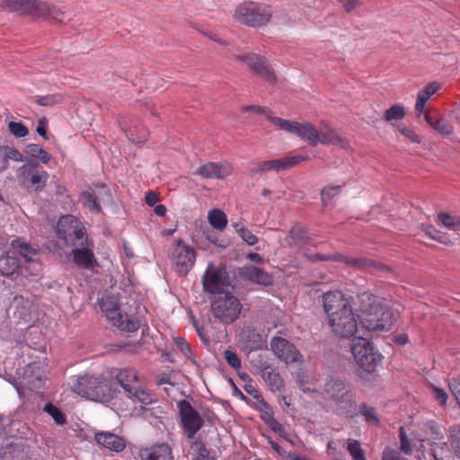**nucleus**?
Listing matches in <instances>:
<instances>
[{"mask_svg":"<svg viewBox=\"0 0 460 460\" xmlns=\"http://www.w3.org/2000/svg\"><path fill=\"white\" fill-rule=\"evenodd\" d=\"M323 307L328 315V323L336 336L349 339L358 332V318L349 298L342 292L335 290L324 293Z\"/></svg>","mask_w":460,"mask_h":460,"instance_id":"nucleus-1","label":"nucleus"},{"mask_svg":"<svg viewBox=\"0 0 460 460\" xmlns=\"http://www.w3.org/2000/svg\"><path fill=\"white\" fill-rule=\"evenodd\" d=\"M71 388L82 397L102 403L110 402L118 393L111 382L101 375L72 376Z\"/></svg>","mask_w":460,"mask_h":460,"instance_id":"nucleus-2","label":"nucleus"},{"mask_svg":"<svg viewBox=\"0 0 460 460\" xmlns=\"http://www.w3.org/2000/svg\"><path fill=\"white\" fill-rule=\"evenodd\" d=\"M0 7L10 12H19L33 18L61 22L65 19V12L49 3L36 0H0Z\"/></svg>","mask_w":460,"mask_h":460,"instance_id":"nucleus-3","label":"nucleus"},{"mask_svg":"<svg viewBox=\"0 0 460 460\" xmlns=\"http://www.w3.org/2000/svg\"><path fill=\"white\" fill-rule=\"evenodd\" d=\"M111 376L123 388L134 403L140 404L142 410H145L146 405L156 402L154 395L140 385L136 369L130 367L114 368L111 372Z\"/></svg>","mask_w":460,"mask_h":460,"instance_id":"nucleus-4","label":"nucleus"},{"mask_svg":"<svg viewBox=\"0 0 460 460\" xmlns=\"http://www.w3.org/2000/svg\"><path fill=\"white\" fill-rule=\"evenodd\" d=\"M272 16L270 6L263 3L245 1L236 7L235 19L250 27L267 24Z\"/></svg>","mask_w":460,"mask_h":460,"instance_id":"nucleus-5","label":"nucleus"},{"mask_svg":"<svg viewBox=\"0 0 460 460\" xmlns=\"http://www.w3.org/2000/svg\"><path fill=\"white\" fill-rule=\"evenodd\" d=\"M303 255L311 262L339 261L357 270H374L378 271L390 270L388 266H385L378 261L369 260L364 257L345 256L338 252L331 254H322L305 252Z\"/></svg>","mask_w":460,"mask_h":460,"instance_id":"nucleus-6","label":"nucleus"},{"mask_svg":"<svg viewBox=\"0 0 460 460\" xmlns=\"http://www.w3.org/2000/svg\"><path fill=\"white\" fill-rule=\"evenodd\" d=\"M242 308L239 299L230 292L216 296L211 301L213 316L224 324L234 322L239 317Z\"/></svg>","mask_w":460,"mask_h":460,"instance_id":"nucleus-7","label":"nucleus"},{"mask_svg":"<svg viewBox=\"0 0 460 460\" xmlns=\"http://www.w3.org/2000/svg\"><path fill=\"white\" fill-rule=\"evenodd\" d=\"M394 322V312L391 308L382 305H374V308L360 316L362 327L368 332H383L392 329Z\"/></svg>","mask_w":460,"mask_h":460,"instance_id":"nucleus-8","label":"nucleus"},{"mask_svg":"<svg viewBox=\"0 0 460 460\" xmlns=\"http://www.w3.org/2000/svg\"><path fill=\"white\" fill-rule=\"evenodd\" d=\"M351 352L358 367L366 373H373L381 362L382 355L364 338L358 337L353 341Z\"/></svg>","mask_w":460,"mask_h":460,"instance_id":"nucleus-9","label":"nucleus"},{"mask_svg":"<svg viewBox=\"0 0 460 460\" xmlns=\"http://www.w3.org/2000/svg\"><path fill=\"white\" fill-rule=\"evenodd\" d=\"M269 120L279 129L300 137L311 146L319 143V131L309 122L299 123L275 116H269Z\"/></svg>","mask_w":460,"mask_h":460,"instance_id":"nucleus-10","label":"nucleus"},{"mask_svg":"<svg viewBox=\"0 0 460 460\" xmlns=\"http://www.w3.org/2000/svg\"><path fill=\"white\" fill-rule=\"evenodd\" d=\"M323 393L346 412H350L355 409V394L347 387L342 380L334 378L326 380L323 386Z\"/></svg>","mask_w":460,"mask_h":460,"instance_id":"nucleus-11","label":"nucleus"},{"mask_svg":"<svg viewBox=\"0 0 460 460\" xmlns=\"http://www.w3.org/2000/svg\"><path fill=\"white\" fill-rule=\"evenodd\" d=\"M170 259L179 275L185 276L193 268L196 261V251L178 239L171 247Z\"/></svg>","mask_w":460,"mask_h":460,"instance_id":"nucleus-12","label":"nucleus"},{"mask_svg":"<svg viewBox=\"0 0 460 460\" xmlns=\"http://www.w3.org/2000/svg\"><path fill=\"white\" fill-rule=\"evenodd\" d=\"M57 234L68 245H75L78 241L87 237L82 223L72 215L62 216L58 219Z\"/></svg>","mask_w":460,"mask_h":460,"instance_id":"nucleus-13","label":"nucleus"},{"mask_svg":"<svg viewBox=\"0 0 460 460\" xmlns=\"http://www.w3.org/2000/svg\"><path fill=\"white\" fill-rule=\"evenodd\" d=\"M180 415V425L188 439H194L198 431L204 426V420L192 407L190 402L181 400L177 402Z\"/></svg>","mask_w":460,"mask_h":460,"instance_id":"nucleus-14","label":"nucleus"},{"mask_svg":"<svg viewBox=\"0 0 460 460\" xmlns=\"http://www.w3.org/2000/svg\"><path fill=\"white\" fill-rule=\"evenodd\" d=\"M19 177L27 189L40 193L45 189L49 174L47 171L39 170L36 161H29L20 167Z\"/></svg>","mask_w":460,"mask_h":460,"instance_id":"nucleus-15","label":"nucleus"},{"mask_svg":"<svg viewBox=\"0 0 460 460\" xmlns=\"http://www.w3.org/2000/svg\"><path fill=\"white\" fill-rule=\"evenodd\" d=\"M202 283L204 290L215 296L228 292L230 287L226 271L213 265H208Z\"/></svg>","mask_w":460,"mask_h":460,"instance_id":"nucleus-16","label":"nucleus"},{"mask_svg":"<svg viewBox=\"0 0 460 460\" xmlns=\"http://www.w3.org/2000/svg\"><path fill=\"white\" fill-rule=\"evenodd\" d=\"M75 248L72 250L73 262L79 269L93 270L98 266L97 259L95 258L93 244L88 237H85L77 242Z\"/></svg>","mask_w":460,"mask_h":460,"instance_id":"nucleus-17","label":"nucleus"},{"mask_svg":"<svg viewBox=\"0 0 460 460\" xmlns=\"http://www.w3.org/2000/svg\"><path fill=\"white\" fill-rule=\"evenodd\" d=\"M234 58L236 61L246 64L254 74L260 75L269 83L274 84L276 82V75L267 59L263 57L247 53L243 55H234Z\"/></svg>","mask_w":460,"mask_h":460,"instance_id":"nucleus-18","label":"nucleus"},{"mask_svg":"<svg viewBox=\"0 0 460 460\" xmlns=\"http://www.w3.org/2000/svg\"><path fill=\"white\" fill-rule=\"evenodd\" d=\"M270 348L274 355L286 364L302 360V355L298 349L290 341L282 337H274L270 341Z\"/></svg>","mask_w":460,"mask_h":460,"instance_id":"nucleus-19","label":"nucleus"},{"mask_svg":"<svg viewBox=\"0 0 460 460\" xmlns=\"http://www.w3.org/2000/svg\"><path fill=\"white\" fill-rule=\"evenodd\" d=\"M305 158L301 155L287 156L279 159L268 160L260 163L258 165L251 169L252 174H263L268 172H280L291 168L297 164Z\"/></svg>","mask_w":460,"mask_h":460,"instance_id":"nucleus-20","label":"nucleus"},{"mask_svg":"<svg viewBox=\"0 0 460 460\" xmlns=\"http://www.w3.org/2000/svg\"><path fill=\"white\" fill-rule=\"evenodd\" d=\"M239 275L245 280L262 286H270L273 282L272 277L267 271L253 265L241 267Z\"/></svg>","mask_w":460,"mask_h":460,"instance_id":"nucleus-21","label":"nucleus"},{"mask_svg":"<svg viewBox=\"0 0 460 460\" xmlns=\"http://www.w3.org/2000/svg\"><path fill=\"white\" fill-rule=\"evenodd\" d=\"M232 172V167L227 163L209 162L202 164L198 169V173L208 179H225Z\"/></svg>","mask_w":460,"mask_h":460,"instance_id":"nucleus-22","label":"nucleus"},{"mask_svg":"<svg viewBox=\"0 0 460 460\" xmlns=\"http://www.w3.org/2000/svg\"><path fill=\"white\" fill-rule=\"evenodd\" d=\"M138 455L140 460H173L172 448L165 443L142 448Z\"/></svg>","mask_w":460,"mask_h":460,"instance_id":"nucleus-23","label":"nucleus"},{"mask_svg":"<svg viewBox=\"0 0 460 460\" xmlns=\"http://www.w3.org/2000/svg\"><path fill=\"white\" fill-rule=\"evenodd\" d=\"M290 247H304L311 242V236L305 227L300 224L293 225L286 238Z\"/></svg>","mask_w":460,"mask_h":460,"instance_id":"nucleus-24","label":"nucleus"},{"mask_svg":"<svg viewBox=\"0 0 460 460\" xmlns=\"http://www.w3.org/2000/svg\"><path fill=\"white\" fill-rule=\"evenodd\" d=\"M20 268V260L15 252L0 249V274L10 277Z\"/></svg>","mask_w":460,"mask_h":460,"instance_id":"nucleus-25","label":"nucleus"},{"mask_svg":"<svg viewBox=\"0 0 460 460\" xmlns=\"http://www.w3.org/2000/svg\"><path fill=\"white\" fill-rule=\"evenodd\" d=\"M95 440L97 444L115 452H120L126 447L125 439L111 432H98Z\"/></svg>","mask_w":460,"mask_h":460,"instance_id":"nucleus-26","label":"nucleus"},{"mask_svg":"<svg viewBox=\"0 0 460 460\" xmlns=\"http://www.w3.org/2000/svg\"><path fill=\"white\" fill-rule=\"evenodd\" d=\"M99 304L101 310L111 323H113L117 319L118 315L121 314L118 299L113 296H102L100 299Z\"/></svg>","mask_w":460,"mask_h":460,"instance_id":"nucleus-27","label":"nucleus"},{"mask_svg":"<svg viewBox=\"0 0 460 460\" xmlns=\"http://www.w3.org/2000/svg\"><path fill=\"white\" fill-rule=\"evenodd\" d=\"M112 323L119 330L127 332H134L140 327V322L137 317L123 314L118 315L117 319Z\"/></svg>","mask_w":460,"mask_h":460,"instance_id":"nucleus-28","label":"nucleus"},{"mask_svg":"<svg viewBox=\"0 0 460 460\" xmlns=\"http://www.w3.org/2000/svg\"><path fill=\"white\" fill-rule=\"evenodd\" d=\"M13 252H17L26 261H31L32 256L38 253V249L30 243L22 241L20 238L13 239L11 242Z\"/></svg>","mask_w":460,"mask_h":460,"instance_id":"nucleus-29","label":"nucleus"},{"mask_svg":"<svg viewBox=\"0 0 460 460\" xmlns=\"http://www.w3.org/2000/svg\"><path fill=\"white\" fill-rule=\"evenodd\" d=\"M262 380L271 392H279L284 387V380L275 369L262 374Z\"/></svg>","mask_w":460,"mask_h":460,"instance_id":"nucleus-30","label":"nucleus"},{"mask_svg":"<svg viewBox=\"0 0 460 460\" xmlns=\"http://www.w3.org/2000/svg\"><path fill=\"white\" fill-rule=\"evenodd\" d=\"M356 304L358 305V309L361 312V315L373 309L374 305H380L376 302V297L367 291H364L358 295Z\"/></svg>","mask_w":460,"mask_h":460,"instance_id":"nucleus-31","label":"nucleus"},{"mask_svg":"<svg viewBox=\"0 0 460 460\" xmlns=\"http://www.w3.org/2000/svg\"><path fill=\"white\" fill-rule=\"evenodd\" d=\"M319 143L323 145H336L345 147L343 139L332 128H326L325 130L319 131Z\"/></svg>","mask_w":460,"mask_h":460,"instance_id":"nucleus-32","label":"nucleus"},{"mask_svg":"<svg viewBox=\"0 0 460 460\" xmlns=\"http://www.w3.org/2000/svg\"><path fill=\"white\" fill-rule=\"evenodd\" d=\"M208 220L216 229L222 231L227 225L226 213L219 208H213L208 212Z\"/></svg>","mask_w":460,"mask_h":460,"instance_id":"nucleus-33","label":"nucleus"},{"mask_svg":"<svg viewBox=\"0 0 460 460\" xmlns=\"http://www.w3.org/2000/svg\"><path fill=\"white\" fill-rule=\"evenodd\" d=\"M80 201L82 204L88 208L91 211L94 213H101L102 207L98 200V197L94 193L93 190H86L81 193Z\"/></svg>","mask_w":460,"mask_h":460,"instance_id":"nucleus-34","label":"nucleus"},{"mask_svg":"<svg viewBox=\"0 0 460 460\" xmlns=\"http://www.w3.org/2000/svg\"><path fill=\"white\" fill-rule=\"evenodd\" d=\"M24 152L43 164H48L51 159V155L38 144L26 145Z\"/></svg>","mask_w":460,"mask_h":460,"instance_id":"nucleus-35","label":"nucleus"},{"mask_svg":"<svg viewBox=\"0 0 460 460\" xmlns=\"http://www.w3.org/2000/svg\"><path fill=\"white\" fill-rule=\"evenodd\" d=\"M438 221L448 230H456L460 227V217L447 212H440L438 215Z\"/></svg>","mask_w":460,"mask_h":460,"instance_id":"nucleus-36","label":"nucleus"},{"mask_svg":"<svg viewBox=\"0 0 460 460\" xmlns=\"http://www.w3.org/2000/svg\"><path fill=\"white\" fill-rule=\"evenodd\" d=\"M264 422L272 431L278 433L279 437L283 438L288 442L293 445V441L288 437L287 431L283 425L280 422H279L272 415L265 417Z\"/></svg>","mask_w":460,"mask_h":460,"instance_id":"nucleus-37","label":"nucleus"},{"mask_svg":"<svg viewBox=\"0 0 460 460\" xmlns=\"http://www.w3.org/2000/svg\"><path fill=\"white\" fill-rule=\"evenodd\" d=\"M44 411L47 412L51 418L55 420V422L58 425H64L66 423V415L63 411L55 404L51 402H48L44 406Z\"/></svg>","mask_w":460,"mask_h":460,"instance_id":"nucleus-38","label":"nucleus"},{"mask_svg":"<svg viewBox=\"0 0 460 460\" xmlns=\"http://www.w3.org/2000/svg\"><path fill=\"white\" fill-rule=\"evenodd\" d=\"M359 413L361 416L365 418V420L372 426L379 425V419L376 412L375 408L367 405L366 403H361L359 406Z\"/></svg>","mask_w":460,"mask_h":460,"instance_id":"nucleus-39","label":"nucleus"},{"mask_svg":"<svg viewBox=\"0 0 460 460\" xmlns=\"http://www.w3.org/2000/svg\"><path fill=\"white\" fill-rule=\"evenodd\" d=\"M405 116L404 108L401 104H394L385 111L384 119L386 121L399 120Z\"/></svg>","mask_w":460,"mask_h":460,"instance_id":"nucleus-40","label":"nucleus"},{"mask_svg":"<svg viewBox=\"0 0 460 460\" xmlns=\"http://www.w3.org/2000/svg\"><path fill=\"white\" fill-rule=\"evenodd\" d=\"M347 448L353 460H367L365 452L361 448V445L358 440L349 439Z\"/></svg>","mask_w":460,"mask_h":460,"instance_id":"nucleus-41","label":"nucleus"},{"mask_svg":"<svg viewBox=\"0 0 460 460\" xmlns=\"http://www.w3.org/2000/svg\"><path fill=\"white\" fill-rule=\"evenodd\" d=\"M432 128L444 136H449L454 132L453 125L446 119H437Z\"/></svg>","mask_w":460,"mask_h":460,"instance_id":"nucleus-42","label":"nucleus"},{"mask_svg":"<svg viewBox=\"0 0 460 460\" xmlns=\"http://www.w3.org/2000/svg\"><path fill=\"white\" fill-rule=\"evenodd\" d=\"M341 185L326 186L321 192V199L324 206H327L330 200L337 196L341 191Z\"/></svg>","mask_w":460,"mask_h":460,"instance_id":"nucleus-43","label":"nucleus"},{"mask_svg":"<svg viewBox=\"0 0 460 460\" xmlns=\"http://www.w3.org/2000/svg\"><path fill=\"white\" fill-rule=\"evenodd\" d=\"M191 447L197 450V456L195 460H214L210 456L209 450L206 447V446L200 440H194L192 442Z\"/></svg>","mask_w":460,"mask_h":460,"instance_id":"nucleus-44","label":"nucleus"},{"mask_svg":"<svg viewBox=\"0 0 460 460\" xmlns=\"http://www.w3.org/2000/svg\"><path fill=\"white\" fill-rule=\"evenodd\" d=\"M4 458H17L23 452V446L18 442H10L4 447Z\"/></svg>","mask_w":460,"mask_h":460,"instance_id":"nucleus-45","label":"nucleus"},{"mask_svg":"<svg viewBox=\"0 0 460 460\" xmlns=\"http://www.w3.org/2000/svg\"><path fill=\"white\" fill-rule=\"evenodd\" d=\"M8 129L15 137H24L29 134L28 128L22 122L11 121L8 124Z\"/></svg>","mask_w":460,"mask_h":460,"instance_id":"nucleus-46","label":"nucleus"},{"mask_svg":"<svg viewBox=\"0 0 460 460\" xmlns=\"http://www.w3.org/2000/svg\"><path fill=\"white\" fill-rule=\"evenodd\" d=\"M439 89H440V84H438L437 82H432V83L428 84L423 89H421L418 93L417 96L420 99L424 98L425 102H428L429 97L432 94H434L435 93H437Z\"/></svg>","mask_w":460,"mask_h":460,"instance_id":"nucleus-47","label":"nucleus"},{"mask_svg":"<svg viewBox=\"0 0 460 460\" xmlns=\"http://www.w3.org/2000/svg\"><path fill=\"white\" fill-rule=\"evenodd\" d=\"M174 344L176 347L181 350V352L190 360L193 361V353L190 347V344L187 342V341L184 338L181 337H176L173 339Z\"/></svg>","mask_w":460,"mask_h":460,"instance_id":"nucleus-48","label":"nucleus"},{"mask_svg":"<svg viewBox=\"0 0 460 460\" xmlns=\"http://www.w3.org/2000/svg\"><path fill=\"white\" fill-rule=\"evenodd\" d=\"M422 229L425 234L428 235L429 238L443 244L447 243V238L445 236L440 235L438 234V231L432 225H423Z\"/></svg>","mask_w":460,"mask_h":460,"instance_id":"nucleus-49","label":"nucleus"},{"mask_svg":"<svg viewBox=\"0 0 460 460\" xmlns=\"http://www.w3.org/2000/svg\"><path fill=\"white\" fill-rule=\"evenodd\" d=\"M224 355L226 361L232 368L234 370L241 368V360L234 351L227 349L225 351Z\"/></svg>","mask_w":460,"mask_h":460,"instance_id":"nucleus-50","label":"nucleus"},{"mask_svg":"<svg viewBox=\"0 0 460 460\" xmlns=\"http://www.w3.org/2000/svg\"><path fill=\"white\" fill-rule=\"evenodd\" d=\"M4 160L7 164L8 160H13L15 162H22L23 160V156L21 152L15 148L6 146L4 148Z\"/></svg>","mask_w":460,"mask_h":460,"instance_id":"nucleus-51","label":"nucleus"},{"mask_svg":"<svg viewBox=\"0 0 460 460\" xmlns=\"http://www.w3.org/2000/svg\"><path fill=\"white\" fill-rule=\"evenodd\" d=\"M450 432L451 445L456 450V454L460 456V425L453 426Z\"/></svg>","mask_w":460,"mask_h":460,"instance_id":"nucleus-52","label":"nucleus"},{"mask_svg":"<svg viewBox=\"0 0 460 460\" xmlns=\"http://www.w3.org/2000/svg\"><path fill=\"white\" fill-rule=\"evenodd\" d=\"M238 235L250 246L255 245L259 241L258 237L254 235L247 227L242 230Z\"/></svg>","mask_w":460,"mask_h":460,"instance_id":"nucleus-53","label":"nucleus"},{"mask_svg":"<svg viewBox=\"0 0 460 460\" xmlns=\"http://www.w3.org/2000/svg\"><path fill=\"white\" fill-rule=\"evenodd\" d=\"M34 101L40 106H52L58 102L57 97L51 94L45 96H35Z\"/></svg>","mask_w":460,"mask_h":460,"instance_id":"nucleus-54","label":"nucleus"},{"mask_svg":"<svg viewBox=\"0 0 460 460\" xmlns=\"http://www.w3.org/2000/svg\"><path fill=\"white\" fill-rule=\"evenodd\" d=\"M399 130L404 137L409 138L411 142H413V143L420 142V137L414 130H412L405 126L399 127Z\"/></svg>","mask_w":460,"mask_h":460,"instance_id":"nucleus-55","label":"nucleus"},{"mask_svg":"<svg viewBox=\"0 0 460 460\" xmlns=\"http://www.w3.org/2000/svg\"><path fill=\"white\" fill-rule=\"evenodd\" d=\"M382 460H402V457L398 451L387 447L383 451Z\"/></svg>","mask_w":460,"mask_h":460,"instance_id":"nucleus-56","label":"nucleus"},{"mask_svg":"<svg viewBox=\"0 0 460 460\" xmlns=\"http://www.w3.org/2000/svg\"><path fill=\"white\" fill-rule=\"evenodd\" d=\"M245 391L252 394V397L259 402L263 407L267 410H270V404L264 400V398L260 394V393L256 390H252V388L245 387Z\"/></svg>","mask_w":460,"mask_h":460,"instance_id":"nucleus-57","label":"nucleus"},{"mask_svg":"<svg viewBox=\"0 0 460 460\" xmlns=\"http://www.w3.org/2000/svg\"><path fill=\"white\" fill-rule=\"evenodd\" d=\"M362 5L361 0H348L343 4V7L347 13H352Z\"/></svg>","mask_w":460,"mask_h":460,"instance_id":"nucleus-58","label":"nucleus"},{"mask_svg":"<svg viewBox=\"0 0 460 460\" xmlns=\"http://www.w3.org/2000/svg\"><path fill=\"white\" fill-rule=\"evenodd\" d=\"M433 393L435 399L439 404L445 405L447 403V394L444 390L435 387Z\"/></svg>","mask_w":460,"mask_h":460,"instance_id":"nucleus-59","label":"nucleus"},{"mask_svg":"<svg viewBox=\"0 0 460 460\" xmlns=\"http://www.w3.org/2000/svg\"><path fill=\"white\" fill-rule=\"evenodd\" d=\"M245 110L246 111H253V112H255L257 114L265 115L268 119H269V116H272L271 115V111L270 110H268L267 108H265V107H261V106L254 105V106L246 107Z\"/></svg>","mask_w":460,"mask_h":460,"instance_id":"nucleus-60","label":"nucleus"},{"mask_svg":"<svg viewBox=\"0 0 460 460\" xmlns=\"http://www.w3.org/2000/svg\"><path fill=\"white\" fill-rule=\"evenodd\" d=\"M145 201L148 206L153 207L158 201V196L155 191H148L146 193Z\"/></svg>","mask_w":460,"mask_h":460,"instance_id":"nucleus-61","label":"nucleus"},{"mask_svg":"<svg viewBox=\"0 0 460 460\" xmlns=\"http://www.w3.org/2000/svg\"><path fill=\"white\" fill-rule=\"evenodd\" d=\"M257 368H258L259 373L261 374V376L262 374H266V372H269L270 370H271L272 367L270 366V364L268 361L263 360L261 358L259 361V365H258Z\"/></svg>","mask_w":460,"mask_h":460,"instance_id":"nucleus-62","label":"nucleus"},{"mask_svg":"<svg viewBox=\"0 0 460 460\" xmlns=\"http://www.w3.org/2000/svg\"><path fill=\"white\" fill-rule=\"evenodd\" d=\"M400 438H401V450L406 454L411 453V446L406 440V435L401 431L400 433Z\"/></svg>","mask_w":460,"mask_h":460,"instance_id":"nucleus-63","label":"nucleus"},{"mask_svg":"<svg viewBox=\"0 0 460 460\" xmlns=\"http://www.w3.org/2000/svg\"><path fill=\"white\" fill-rule=\"evenodd\" d=\"M426 102L424 98L423 99H420L417 96V101H416V104H415V111L417 112V116L420 117L421 115V113L423 112L424 111V108H425V105H426Z\"/></svg>","mask_w":460,"mask_h":460,"instance_id":"nucleus-64","label":"nucleus"}]
</instances>
